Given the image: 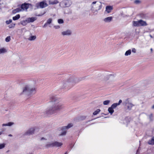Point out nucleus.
I'll use <instances>...</instances> for the list:
<instances>
[{
  "instance_id": "nucleus-1",
  "label": "nucleus",
  "mask_w": 154,
  "mask_h": 154,
  "mask_svg": "<svg viewBox=\"0 0 154 154\" xmlns=\"http://www.w3.org/2000/svg\"><path fill=\"white\" fill-rule=\"evenodd\" d=\"M50 104L52 106L48 108L45 112L47 115L55 114L58 111L63 108L62 102L59 101L55 96L51 95L50 97Z\"/></svg>"
},
{
  "instance_id": "nucleus-2",
  "label": "nucleus",
  "mask_w": 154,
  "mask_h": 154,
  "mask_svg": "<svg viewBox=\"0 0 154 154\" xmlns=\"http://www.w3.org/2000/svg\"><path fill=\"white\" fill-rule=\"evenodd\" d=\"M85 79V77L77 78L74 76H71L63 81L61 82L60 86L62 89L69 90L76 84Z\"/></svg>"
},
{
  "instance_id": "nucleus-3",
  "label": "nucleus",
  "mask_w": 154,
  "mask_h": 154,
  "mask_svg": "<svg viewBox=\"0 0 154 154\" xmlns=\"http://www.w3.org/2000/svg\"><path fill=\"white\" fill-rule=\"evenodd\" d=\"M36 91V88L35 87L30 85H26L24 88L22 93L27 95H32L35 94Z\"/></svg>"
},
{
  "instance_id": "nucleus-4",
  "label": "nucleus",
  "mask_w": 154,
  "mask_h": 154,
  "mask_svg": "<svg viewBox=\"0 0 154 154\" xmlns=\"http://www.w3.org/2000/svg\"><path fill=\"white\" fill-rule=\"evenodd\" d=\"M97 2H92L91 4V10L92 12L95 14H97L98 11L101 8V5L100 4H96Z\"/></svg>"
},
{
  "instance_id": "nucleus-5",
  "label": "nucleus",
  "mask_w": 154,
  "mask_h": 154,
  "mask_svg": "<svg viewBox=\"0 0 154 154\" xmlns=\"http://www.w3.org/2000/svg\"><path fill=\"white\" fill-rule=\"evenodd\" d=\"M36 128L35 127H32L29 128L24 133L23 135L24 136L30 135L33 134Z\"/></svg>"
},
{
  "instance_id": "nucleus-6",
  "label": "nucleus",
  "mask_w": 154,
  "mask_h": 154,
  "mask_svg": "<svg viewBox=\"0 0 154 154\" xmlns=\"http://www.w3.org/2000/svg\"><path fill=\"white\" fill-rule=\"evenodd\" d=\"M36 6L38 8H43L48 6V5L46 3L45 1H43L37 3Z\"/></svg>"
},
{
  "instance_id": "nucleus-7",
  "label": "nucleus",
  "mask_w": 154,
  "mask_h": 154,
  "mask_svg": "<svg viewBox=\"0 0 154 154\" xmlns=\"http://www.w3.org/2000/svg\"><path fill=\"white\" fill-rule=\"evenodd\" d=\"M123 104L126 106L127 109L129 110L131 109L132 107L134 106V105L132 103L129 102L128 99H127L123 102Z\"/></svg>"
},
{
  "instance_id": "nucleus-8",
  "label": "nucleus",
  "mask_w": 154,
  "mask_h": 154,
  "mask_svg": "<svg viewBox=\"0 0 154 154\" xmlns=\"http://www.w3.org/2000/svg\"><path fill=\"white\" fill-rule=\"evenodd\" d=\"M30 5H31L29 3H24L22 4L21 5V8L23 11H27V9L29 8V6Z\"/></svg>"
},
{
  "instance_id": "nucleus-9",
  "label": "nucleus",
  "mask_w": 154,
  "mask_h": 154,
  "mask_svg": "<svg viewBox=\"0 0 154 154\" xmlns=\"http://www.w3.org/2000/svg\"><path fill=\"white\" fill-rule=\"evenodd\" d=\"M72 32L71 30L67 29L66 31H63L61 32V34L63 36H69L71 35Z\"/></svg>"
},
{
  "instance_id": "nucleus-10",
  "label": "nucleus",
  "mask_w": 154,
  "mask_h": 154,
  "mask_svg": "<svg viewBox=\"0 0 154 154\" xmlns=\"http://www.w3.org/2000/svg\"><path fill=\"white\" fill-rule=\"evenodd\" d=\"M26 19V21H27L29 23L31 22H33L37 20V18L36 17H31L28 18Z\"/></svg>"
},
{
  "instance_id": "nucleus-11",
  "label": "nucleus",
  "mask_w": 154,
  "mask_h": 154,
  "mask_svg": "<svg viewBox=\"0 0 154 154\" xmlns=\"http://www.w3.org/2000/svg\"><path fill=\"white\" fill-rule=\"evenodd\" d=\"M73 126V125L72 123H69L68 124L67 126L62 127L61 128V130L62 131H63L64 130L68 129L72 127Z\"/></svg>"
},
{
  "instance_id": "nucleus-12",
  "label": "nucleus",
  "mask_w": 154,
  "mask_h": 154,
  "mask_svg": "<svg viewBox=\"0 0 154 154\" xmlns=\"http://www.w3.org/2000/svg\"><path fill=\"white\" fill-rule=\"evenodd\" d=\"M73 126V125L72 123H69L68 124L67 126L62 127L61 128V130L62 131H63L64 130L68 129L72 127Z\"/></svg>"
},
{
  "instance_id": "nucleus-13",
  "label": "nucleus",
  "mask_w": 154,
  "mask_h": 154,
  "mask_svg": "<svg viewBox=\"0 0 154 154\" xmlns=\"http://www.w3.org/2000/svg\"><path fill=\"white\" fill-rule=\"evenodd\" d=\"M46 148L54 147L53 142H48L47 143L45 146Z\"/></svg>"
},
{
  "instance_id": "nucleus-14",
  "label": "nucleus",
  "mask_w": 154,
  "mask_h": 154,
  "mask_svg": "<svg viewBox=\"0 0 154 154\" xmlns=\"http://www.w3.org/2000/svg\"><path fill=\"white\" fill-rule=\"evenodd\" d=\"M53 144L54 147H58L61 146L63 145V143L58 141H54L53 142Z\"/></svg>"
},
{
  "instance_id": "nucleus-15",
  "label": "nucleus",
  "mask_w": 154,
  "mask_h": 154,
  "mask_svg": "<svg viewBox=\"0 0 154 154\" xmlns=\"http://www.w3.org/2000/svg\"><path fill=\"white\" fill-rule=\"evenodd\" d=\"M112 7L111 6H108L106 7L105 11L107 13H110L111 11L112 10Z\"/></svg>"
},
{
  "instance_id": "nucleus-16",
  "label": "nucleus",
  "mask_w": 154,
  "mask_h": 154,
  "mask_svg": "<svg viewBox=\"0 0 154 154\" xmlns=\"http://www.w3.org/2000/svg\"><path fill=\"white\" fill-rule=\"evenodd\" d=\"M7 49L4 48H0V54H3L6 53L7 52Z\"/></svg>"
},
{
  "instance_id": "nucleus-17",
  "label": "nucleus",
  "mask_w": 154,
  "mask_h": 154,
  "mask_svg": "<svg viewBox=\"0 0 154 154\" xmlns=\"http://www.w3.org/2000/svg\"><path fill=\"white\" fill-rule=\"evenodd\" d=\"M139 26H144L147 25L146 22L142 20H139Z\"/></svg>"
},
{
  "instance_id": "nucleus-18",
  "label": "nucleus",
  "mask_w": 154,
  "mask_h": 154,
  "mask_svg": "<svg viewBox=\"0 0 154 154\" xmlns=\"http://www.w3.org/2000/svg\"><path fill=\"white\" fill-rule=\"evenodd\" d=\"M147 143L150 145H154V136L152 137L151 138L148 140Z\"/></svg>"
},
{
  "instance_id": "nucleus-19",
  "label": "nucleus",
  "mask_w": 154,
  "mask_h": 154,
  "mask_svg": "<svg viewBox=\"0 0 154 154\" xmlns=\"http://www.w3.org/2000/svg\"><path fill=\"white\" fill-rule=\"evenodd\" d=\"M112 17H109L104 18L103 21L106 23H109L112 21Z\"/></svg>"
},
{
  "instance_id": "nucleus-20",
  "label": "nucleus",
  "mask_w": 154,
  "mask_h": 154,
  "mask_svg": "<svg viewBox=\"0 0 154 154\" xmlns=\"http://www.w3.org/2000/svg\"><path fill=\"white\" fill-rule=\"evenodd\" d=\"M59 3L57 0H51L49 1V5H55Z\"/></svg>"
},
{
  "instance_id": "nucleus-21",
  "label": "nucleus",
  "mask_w": 154,
  "mask_h": 154,
  "mask_svg": "<svg viewBox=\"0 0 154 154\" xmlns=\"http://www.w3.org/2000/svg\"><path fill=\"white\" fill-rule=\"evenodd\" d=\"M139 20L137 21H133V26H139Z\"/></svg>"
},
{
  "instance_id": "nucleus-22",
  "label": "nucleus",
  "mask_w": 154,
  "mask_h": 154,
  "mask_svg": "<svg viewBox=\"0 0 154 154\" xmlns=\"http://www.w3.org/2000/svg\"><path fill=\"white\" fill-rule=\"evenodd\" d=\"M14 124V123L13 122H9L7 124H3L2 125V126L3 127L6 126H11Z\"/></svg>"
},
{
  "instance_id": "nucleus-23",
  "label": "nucleus",
  "mask_w": 154,
  "mask_h": 154,
  "mask_svg": "<svg viewBox=\"0 0 154 154\" xmlns=\"http://www.w3.org/2000/svg\"><path fill=\"white\" fill-rule=\"evenodd\" d=\"M27 23H28V22L26 21V19L25 20H22L20 22V24L23 26L26 25Z\"/></svg>"
},
{
  "instance_id": "nucleus-24",
  "label": "nucleus",
  "mask_w": 154,
  "mask_h": 154,
  "mask_svg": "<svg viewBox=\"0 0 154 154\" xmlns=\"http://www.w3.org/2000/svg\"><path fill=\"white\" fill-rule=\"evenodd\" d=\"M108 111L111 115H112L114 112L113 109L111 107H109L108 109Z\"/></svg>"
},
{
  "instance_id": "nucleus-25",
  "label": "nucleus",
  "mask_w": 154,
  "mask_h": 154,
  "mask_svg": "<svg viewBox=\"0 0 154 154\" xmlns=\"http://www.w3.org/2000/svg\"><path fill=\"white\" fill-rule=\"evenodd\" d=\"M36 38L35 35L32 36L28 38V39L29 41H33L35 40Z\"/></svg>"
},
{
  "instance_id": "nucleus-26",
  "label": "nucleus",
  "mask_w": 154,
  "mask_h": 154,
  "mask_svg": "<svg viewBox=\"0 0 154 154\" xmlns=\"http://www.w3.org/2000/svg\"><path fill=\"white\" fill-rule=\"evenodd\" d=\"M20 17V15L19 14L17 15L16 16L13 17V19L14 20H17Z\"/></svg>"
},
{
  "instance_id": "nucleus-27",
  "label": "nucleus",
  "mask_w": 154,
  "mask_h": 154,
  "mask_svg": "<svg viewBox=\"0 0 154 154\" xmlns=\"http://www.w3.org/2000/svg\"><path fill=\"white\" fill-rule=\"evenodd\" d=\"M21 10L19 8H17L13 10V13H16L20 11Z\"/></svg>"
},
{
  "instance_id": "nucleus-28",
  "label": "nucleus",
  "mask_w": 154,
  "mask_h": 154,
  "mask_svg": "<svg viewBox=\"0 0 154 154\" xmlns=\"http://www.w3.org/2000/svg\"><path fill=\"white\" fill-rule=\"evenodd\" d=\"M131 50L130 49L127 51L125 53V55L127 56L131 54Z\"/></svg>"
},
{
  "instance_id": "nucleus-29",
  "label": "nucleus",
  "mask_w": 154,
  "mask_h": 154,
  "mask_svg": "<svg viewBox=\"0 0 154 154\" xmlns=\"http://www.w3.org/2000/svg\"><path fill=\"white\" fill-rule=\"evenodd\" d=\"M100 110L99 109H97V110L95 111L93 113V114L94 115H96L97 114H98L100 112Z\"/></svg>"
},
{
  "instance_id": "nucleus-30",
  "label": "nucleus",
  "mask_w": 154,
  "mask_h": 154,
  "mask_svg": "<svg viewBox=\"0 0 154 154\" xmlns=\"http://www.w3.org/2000/svg\"><path fill=\"white\" fill-rule=\"evenodd\" d=\"M5 145L6 144L5 143H0V149L4 148Z\"/></svg>"
},
{
  "instance_id": "nucleus-31",
  "label": "nucleus",
  "mask_w": 154,
  "mask_h": 154,
  "mask_svg": "<svg viewBox=\"0 0 154 154\" xmlns=\"http://www.w3.org/2000/svg\"><path fill=\"white\" fill-rule=\"evenodd\" d=\"M112 77H113V76L112 74H110V75H107L106 76V78H105V80H107L109 79V78H112Z\"/></svg>"
},
{
  "instance_id": "nucleus-32",
  "label": "nucleus",
  "mask_w": 154,
  "mask_h": 154,
  "mask_svg": "<svg viewBox=\"0 0 154 154\" xmlns=\"http://www.w3.org/2000/svg\"><path fill=\"white\" fill-rule=\"evenodd\" d=\"M118 105L117 104V103H115L113 104L111 106V107L113 109H115L116 108Z\"/></svg>"
},
{
  "instance_id": "nucleus-33",
  "label": "nucleus",
  "mask_w": 154,
  "mask_h": 154,
  "mask_svg": "<svg viewBox=\"0 0 154 154\" xmlns=\"http://www.w3.org/2000/svg\"><path fill=\"white\" fill-rule=\"evenodd\" d=\"M110 101L109 100H106L104 101L103 102V104L104 105H107L110 103Z\"/></svg>"
},
{
  "instance_id": "nucleus-34",
  "label": "nucleus",
  "mask_w": 154,
  "mask_h": 154,
  "mask_svg": "<svg viewBox=\"0 0 154 154\" xmlns=\"http://www.w3.org/2000/svg\"><path fill=\"white\" fill-rule=\"evenodd\" d=\"M66 130H64L62 131V132H61L60 135V136H63L65 135H66Z\"/></svg>"
},
{
  "instance_id": "nucleus-35",
  "label": "nucleus",
  "mask_w": 154,
  "mask_h": 154,
  "mask_svg": "<svg viewBox=\"0 0 154 154\" xmlns=\"http://www.w3.org/2000/svg\"><path fill=\"white\" fill-rule=\"evenodd\" d=\"M52 21V19L51 18H49V19H48L47 20L46 23L48 24H50V23H51Z\"/></svg>"
},
{
  "instance_id": "nucleus-36",
  "label": "nucleus",
  "mask_w": 154,
  "mask_h": 154,
  "mask_svg": "<svg viewBox=\"0 0 154 154\" xmlns=\"http://www.w3.org/2000/svg\"><path fill=\"white\" fill-rule=\"evenodd\" d=\"M10 40H11V37H10V36H8L5 39L6 42H9Z\"/></svg>"
},
{
  "instance_id": "nucleus-37",
  "label": "nucleus",
  "mask_w": 154,
  "mask_h": 154,
  "mask_svg": "<svg viewBox=\"0 0 154 154\" xmlns=\"http://www.w3.org/2000/svg\"><path fill=\"white\" fill-rule=\"evenodd\" d=\"M58 22L59 23L62 24L63 23V21L62 19H59L58 20Z\"/></svg>"
},
{
  "instance_id": "nucleus-38",
  "label": "nucleus",
  "mask_w": 154,
  "mask_h": 154,
  "mask_svg": "<svg viewBox=\"0 0 154 154\" xmlns=\"http://www.w3.org/2000/svg\"><path fill=\"white\" fill-rule=\"evenodd\" d=\"M12 22V20L11 19H10L8 20H7L6 21V23L7 24H9L11 23Z\"/></svg>"
},
{
  "instance_id": "nucleus-39",
  "label": "nucleus",
  "mask_w": 154,
  "mask_h": 154,
  "mask_svg": "<svg viewBox=\"0 0 154 154\" xmlns=\"http://www.w3.org/2000/svg\"><path fill=\"white\" fill-rule=\"evenodd\" d=\"M15 26V24H11L9 25L8 26V27L9 28H13Z\"/></svg>"
},
{
  "instance_id": "nucleus-40",
  "label": "nucleus",
  "mask_w": 154,
  "mask_h": 154,
  "mask_svg": "<svg viewBox=\"0 0 154 154\" xmlns=\"http://www.w3.org/2000/svg\"><path fill=\"white\" fill-rule=\"evenodd\" d=\"M132 52L135 53L136 52V50L135 48H132Z\"/></svg>"
},
{
  "instance_id": "nucleus-41",
  "label": "nucleus",
  "mask_w": 154,
  "mask_h": 154,
  "mask_svg": "<svg viewBox=\"0 0 154 154\" xmlns=\"http://www.w3.org/2000/svg\"><path fill=\"white\" fill-rule=\"evenodd\" d=\"M54 27L55 29H59L60 28V27L59 26H54Z\"/></svg>"
},
{
  "instance_id": "nucleus-42",
  "label": "nucleus",
  "mask_w": 154,
  "mask_h": 154,
  "mask_svg": "<svg viewBox=\"0 0 154 154\" xmlns=\"http://www.w3.org/2000/svg\"><path fill=\"white\" fill-rule=\"evenodd\" d=\"M140 1H139V0H135V1H134V3L136 4H138L140 2Z\"/></svg>"
},
{
  "instance_id": "nucleus-43",
  "label": "nucleus",
  "mask_w": 154,
  "mask_h": 154,
  "mask_svg": "<svg viewBox=\"0 0 154 154\" xmlns=\"http://www.w3.org/2000/svg\"><path fill=\"white\" fill-rule=\"evenodd\" d=\"M149 118L150 119V120H152V118H153V115L152 114H151L149 116Z\"/></svg>"
},
{
  "instance_id": "nucleus-44",
  "label": "nucleus",
  "mask_w": 154,
  "mask_h": 154,
  "mask_svg": "<svg viewBox=\"0 0 154 154\" xmlns=\"http://www.w3.org/2000/svg\"><path fill=\"white\" fill-rule=\"evenodd\" d=\"M48 24L46 22L45 24L44 25V26H43V28H45V27H46L47 26Z\"/></svg>"
},
{
  "instance_id": "nucleus-45",
  "label": "nucleus",
  "mask_w": 154,
  "mask_h": 154,
  "mask_svg": "<svg viewBox=\"0 0 154 154\" xmlns=\"http://www.w3.org/2000/svg\"><path fill=\"white\" fill-rule=\"evenodd\" d=\"M122 102V100H119L118 103H117V104L118 105H119Z\"/></svg>"
},
{
  "instance_id": "nucleus-46",
  "label": "nucleus",
  "mask_w": 154,
  "mask_h": 154,
  "mask_svg": "<svg viewBox=\"0 0 154 154\" xmlns=\"http://www.w3.org/2000/svg\"><path fill=\"white\" fill-rule=\"evenodd\" d=\"M45 13V12H44V13L43 14H41V15H40V14L38 15V16H42V15H43V14H44Z\"/></svg>"
},
{
  "instance_id": "nucleus-47",
  "label": "nucleus",
  "mask_w": 154,
  "mask_h": 154,
  "mask_svg": "<svg viewBox=\"0 0 154 154\" xmlns=\"http://www.w3.org/2000/svg\"><path fill=\"white\" fill-rule=\"evenodd\" d=\"M3 133V131H0V136Z\"/></svg>"
},
{
  "instance_id": "nucleus-48",
  "label": "nucleus",
  "mask_w": 154,
  "mask_h": 154,
  "mask_svg": "<svg viewBox=\"0 0 154 154\" xmlns=\"http://www.w3.org/2000/svg\"><path fill=\"white\" fill-rule=\"evenodd\" d=\"M152 108L153 109H154V105L152 106Z\"/></svg>"
},
{
  "instance_id": "nucleus-49",
  "label": "nucleus",
  "mask_w": 154,
  "mask_h": 154,
  "mask_svg": "<svg viewBox=\"0 0 154 154\" xmlns=\"http://www.w3.org/2000/svg\"><path fill=\"white\" fill-rule=\"evenodd\" d=\"M8 136L9 137H12V135H11V134H10L8 135Z\"/></svg>"
},
{
  "instance_id": "nucleus-50",
  "label": "nucleus",
  "mask_w": 154,
  "mask_h": 154,
  "mask_svg": "<svg viewBox=\"0 0 154 154\" xmlns=\"http://www.w3.org/2000/svg\"><path fill=\"white\" fill-rule=\"evenodd\" d=\"M65 5L66 6H67V5H66V2L65 3Z\"/></svg>"
},
{
  "instance_id": "nucleus-51",
  "label": "nucleus",
  "mask_w": 154,
  "mask_h": 154,
  "mask_svg": "<svg viewBox=\"0 0 154 154\" xmlns=\"http://www.w3.org/2000/svg\"><path fill=\"white\" fill-rule=\"evenodd\" d=\"M150 50H151V51H152V48H151Z\"/></svg>"
},
{
  "instance_id": "nucleus-52",
  "label": "nucleus",
  "mask_w": 154,
  "mask_h": 154,
  "mask_svg": "<svg viewBox=\"0 0 154 154\" xmlns=\"http://www.w3.org/2000/svg\"><path fill=\"white\" fill-rule=\"evenodd\" d=\"M65 154H67V152H66Z\"/></svg>"
},
{
  "instance_id": "nucleus-53",
  "label": "nucleus",
  "mask_w": 154,
  "mask_h": 154,
  "mask_svg": "<svg viewBox=\"0 0 154 154\" xmlns=\"http://www.w3.org/2000/svg\"><path fill=\"white\" fill-rule=\"evenodd\" d=\"M150 37H151V38H152V36L151 35H150Z\"/></svg>"
},
{
  "instance_id": "nucleus-54",
  "label": "nucleus",
  "mask_w": 154,
  "mask_h": 154,
  "mask_svg": "<svg viewBox=\"0 0 154 154\" xmlns=\"http://www.w3.org/2000/svg\"><path fill=\"white\" fill-rule=\"evenodd\" d=\"M43 138H42V139H43Z\"/></svg>"
}]
</instances>
